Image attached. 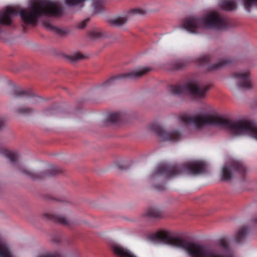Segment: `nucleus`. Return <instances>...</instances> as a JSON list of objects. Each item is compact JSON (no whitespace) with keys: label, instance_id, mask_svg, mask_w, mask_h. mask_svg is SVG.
<instances>
[{"label":"nucleus","instance_id":"34","mask_svg":"<svg viewBox=\"0 0 257 257\" xmlns=\"http://www.w3.org/2000/svg\"><path fill=\"white\" fill-rule=\"evenodd\" d=\"M118 167L119 169L121 170H126L127 169V167L123 166L122 165H118Z\"/></svg>","mask_w":257,"mask_h":257},{"label":"nucleus","instance_id":"33","mask_svg":"<svg viewBox=\"0 0 257 257\" xmlns=\"http://www.w3.org/2000/svg\"><path fill=\"white\" fill-rule=\"evenodd\" d=\"M154 187L157 190L159 191H162L165 189V187L163 184L155 185Z\"/></svg>","mask_w":257,"mask_h":257},{"label":"nucleus","instance_id":"2","mask_svg":"<svg viewBox=\"0 0 257 257\" xmlns=\"http://www.w3.org/2000/svg\"><path fill=\"white\" fill-rule=\"evenodd\" d=\"M192 124L199 129L204 125H213L228 130L234 136L248 135L257 140V125L249 121H233L215 112L192 115Z\"/></svg>","mask_w":257,"mask_h":257},{"label":"nucleus","instance_id":"1","mask_svg":"<svg viewBox=\"0 0 257 257\" xmlns=\"http://www.w3.org/2000/svg\"><path fill=\"white\" fill-rule=\"evenodd\" d=\"M152 240L159 241L184 249L190 257H236L226 238L218 239L217 245L198 243L175 237L169 232H158L151 235Z\"/></svg>","mask_w":257,"mask_h":257},{"label":"nucleus","instance_id":"15","mask_svg":"<svg viewBox=\"0 0 257 257\" xmlns=\"http://www.w3.org/2000/svg\"><path fill=\"white\" fill-rule=\"evenodd\" d=\"M14 96L17 97H26L30 98V102L35 104L39 102L41 98L36 96L31 90L26 91L22 88H17L14 90Z\"/></svg>","mask_w":257,"mask_h":257},{"label":"nucleus","instance_id":"35","mask_svg":"<svg viewBox=\"0 0 257 257\" xmlns=\"http://www.w3.org/2000/svg\"><path fill=\"white\" fill-rule=\"evenodd\" d=\"M4 126V122L2 119H0V130Z\"/></svg>","mask_w":257,"mask_h":257},{"label":"nucleus","instance_id":"26","mask_svg":"<svg viewBox=\"0 0 257 257\" xmlns=\"http://www.w3.org/2000/svg\"><path fill=\"white\" fill-rule=\"evenodd\" d=\"M85 56L84 55L80 53H75L71 55L68 56V59L71 62H77L80 60L84 59Z\"/></svg>","mask_w":257,"mask_h":257},{"label":"nucleus","instance_id":"4","mask_svg":"<svg viewBox=\"0 0 257 257\" xmlns=\"http://www.w3.org/2000/svg\"><path fill=\"white\" fill-rule=\"evenodd\" d=\"M62 7L57 1L38 0L32 3L28 9H22L20 16L27 25L36 24L38 19L43 16H58L62 13Z\"/></svg>","mask_w":257,"mask_h":257},{"label":"nucleus","instance_id":"12","mask_svg":"<svg viewBox=\"0 0 257 257\" xmlns=\"http://www.w3.org/2000/svg\"><path fill=\"white\" fill-rule=\"evenodd\" d=\"M231 76L239 88L250 89L252 88V84L248 71L234 72Z\"/></svg>","mask_w":257,"mask_h":257},{"label":"nucleus","instance_id":"27","mask_svg":"<svg viewBox=\"0 0 257 257\" xmlns=\"http://www.w3.org/2000/svg\"><path fill=\"white\" fill-rule=\"evenodd\" d=\"M34 109L26 107H19L16 109V112L23 114H29L33 113Z\"/></svg>","mask_w":257,"mask_h":257},{"label":"nucleus","instance_id":"19","mask_svg":"<svg viewBox=\"0 0 257 257\" xmlns=\"http://www.w3.org/2000/svg\"><path fill=\"white\" fill-rule=\"evenodd\" d=\"M144 215L149 218H159L162 216V212L158 208L150 207L145 211Z\"/></svg>","mask_w":257,"mask_h":257},{"label":"nucleus","instance_id":"3","mask_svg":"<svg viewBox=\"0 0 257 257\" xmlns=\"http://www.w3.org/2000/svg\"><path fill=\"white\" fill-rule=\"evenodd\" d=\"M183 28L193 34H197L200 30L211 28L216 30H226L230 27V21L222 17L218 13L212 12L203 17L190 16L184 19Z\"/></svg>","mask_w":257,"mask_h":257},{"label":"nucleus","instance_id":"37","mask_svg":"<svg viewBox=\"0 0 257 257\" xmlns=\"http://www.w3.org/2000/svg\"><path fill=\"white\" fill-rule=\"evenodd\" d=\"M254 221L257 223V218L255 219Z\"/></svg>","mask_w":257,"mask_h":257},{"label":"nucleus","instance_id":"22","mask_svg":"<svg viewBox=\"0 0 257 257\" xmlns=\"http://www.w3.org/2000/svg\"><path fill=\"white\" fill-rule=\"evenodd\" d=\"M127 21L126 16L118 17L109 21L110 25L115 26H120L125 24Z\"/></svg>","mask_w":257,"mask_h":257},{"label":"nucleus","instance_id":"14","mask_svg":"<svg viewBox=\"0 0 257 257\" xmlns=\"http://www.w3.org/2000/svg\"><path fill=\"white\" fill-rule=\"evenodd\" d=\"M18 11L13 8L7 9L5 11L0 13V24L4 25H10L12 24V17L18 14Z\"/></svg>","mask_w":257,"mask_h":257},{"label":"nucleus","instance_id":"10","mask_svg":"<svg viewBox=\"0 0 257 257\" xmlns=\"http://www.w3.org/2000/svg\"><path fill=\"white\" fill-rule=\"evenodd\" d=\"M150 128L165 141L175 142L181 140L183 138L182 134L178 130H173L171 131H166L160 125L156 123L151 124Z\"/></svg>","mask_w":257,"mask_h":257},{"label":"nucleus","instance_id":"9","mask_svg":"<svg viewBox=\"0 0 257 257\" xmlns=\"http://www.w3.org/2000/svg\"><path fill=\"white\" fill-rule=\"evenodd\" d=\"M246 170L243 164L239 161H232L230 163L225 165L222 169V178L224 181L231 180L234 173L243 177L246 174Z\"/></svg>","mask_w":257,"mask_h":257},{"label":"nucleus","instance_id":"13","mask_svg":"<svg viewBox=\"0 0 257 257\" xmlns=\"http://www.w3.org/2000/svg\"><path fill=\"white\" fill-rule=\"evenodd\" d=\"M92 6L94 12L95 13H101L104 11V0H91ZM85 0H65V2L67 6L72 7L77 6L84 3Z\"/></svg>","mask_w":257,"mask_h":257},{"label":"nucleus","instance_id":"30","mask_svg":"<svg viewBox=\"0 0 257 257\" xmlns=\"http://www.w3.org/2000/svg\"><path fill=\"white\" fill-rule=\"evenodd\" d=\"M55 109L52 107L47 108L44 111V113L46 115H50L54 113Z\"/></svg>","mask_w":257,"mask_h":257},{"label":"nucleus","instance_id":"17","mask_svg":"<svg viewBox=\"0 0 257 257\" xmlns=\"http://www.w3.org/2000/svg\"><path fill=\"white\" fill-rule=\"evenodd\" d=\"M219 8L225 11H232L236 10L237 5L236 0H222L219 3Z\"/></svg>","mask_w":257,"mask_h":257},{"label":"nucleus","instance_id":"36","mask_svg":"<svg viewBox=\"0 0 257 257\" xmlns=\"http://www.w3.org/2000/svg\"><path fill=\"white\" fill-rule=\"evenodd\" d=\"M53 241L56 243H57L59 241H60V239L59 238H53Z\"/></svg>","mask_w":257,"mask_h":257},{"label":"nucleus","instance_id":"18","mask_svg":"<svg viewBox=\"0 0 257 257\" xmlns=\"http://www.w3.org/2000/svg\"><path fill=\"white\" fill-rule=\"evenodd\" d=\"M44 218L54 221L56 223H60L64 225H67L69 224V221L65 217L59 215L51 213H46L44 215Z\"/></svg>","mask_w":257,"mask_h":257},{"label":"nucleus","instance_id":"8","mask_svg":"<svg viewBox=\"0 0 257 257\" xmlns=\"http://www.w3.org/2000/svg\"><path fill=\"white\" fill-rule=\"evenodd\" d=\"M150 69L147 67H144L141 69L135 70L127 73H122L112 76L98 85V87L101 89H106L111 85L116 84L119 80L128 78L137 79L143 75L147 74L150 71Z\"/></svg>","mask_w":257,"mask_h":257},{"label":"nucleus","instance_id":"16","mask_svg":"<svg viewBox=\"0 0 257 257\" xmlns=\"http://www.w3.org/2000/svg\"><path fill=\"white\" fill-rule=\"evenodd\" d=\"M111 249L113 253L118 257H137L129 250L117 243H112L111 245Z\"/></svg>","mask_w":257,"mask_h":257},{"label":"nucleus","instance_id":"28","mask_svg":"<svg viewBox=\"0 0 257 257\" xmlns=\"http://www.w3.org/2000/svg\"><path fill=\"white\" fill-rule=\"evenodd\" d=\"M245 9L249 11L253 5L257 6V0H243Z\"/></svg>","mask_w":257,"mask_h":257},{"label":"nucleus","instance_id":"5","mask_svg":"<svg viewBox=\"0 0 257 257\" xmlns=\"http://www.w3.org/2000/svg\"><path fill=\"white\" fill-rule=\"evenodd\" d=\"M205 167V163L201 161H196L177 166L163 164L159 165L156 168L153 176L154 177L164 176L167 179H170L184 173L196 175L203 172Z\"/></svg>","mask_w":257,"mask_h":257},{"label":"nucleus","instance_id":"31","mask_svg":"<svg viewBox=\"0 0 257 257\" xmlns=\"http://www.w3.org/2000/svg\"><path fill=\"white\" fill-rule=\"evenodd\" d=\"M89 19L87 18L85 20L82 21L81 23H80L78 25V27L79 29H83L87 25V23L89 22Z\"/></svg>","mask_w":257,"mask_h":257},{"label":"nucleus","instance_id":"6","mask_svg":"<svg viewBox=\"0 0 257 257\" xmlns=\"http://www.w3.org/2000/svg\"><path fill=\"white\" fill-rule=\"evenodd\" d=\"M0 154L7 157L13 165L18 167L19 170L24 175L33 180H39L46 177L52 176L61 172L60 168L57 166H51L45 172L34 173L20 166L18 161L19 156L17 152L10 151L0 147Z\"/></svg>","mask_w":257,"mask_h":257},{"label":"nucleus","instance_id":"24","mask_svg":"<svg viewBox=\"0 0 257 257\" xmlns=\"http://www.w3.org/2000/svg\"><path fill=\"white\" fill-rule=\"evenodd\" d=\"M187 62L185 60H178L174 62L172 65V69L178 70L184 68L187 66Z\"/></svg>","mask_w":257,"mask_h":257},{"label":"nucleus","instance_id":"29","mask_svg":"<svg viewBox=\"0 0 257 257\" xmlns=\"http://www.w3.org/2000/svg\"><path fill=\"white\" fill-rule=\"evenodd\" d=\"M131 13L134 15L135 14H139V15H144L146 14V11L141 9H135L131 10Z\"/></svg>","mask_w":257,"mask_h":257},{"label":"nucleus","instance_id":"21","mask_svg":"<svg viewBox=\"0 0 257 257\" xmlns=\"http://www.w3.org/2000/svg\"><path fill=\"white\" fill-rule=\"evenodd\" d=\"M249 231L248 228L246 226H242L237 232L235 236V241L237 243L242 242L246 237Z\"/></svg>","mask_w":257,"mask_h":257},{"label":"nucleus","instance_id":"25","mask_svg":"<svg viewBox=\"0 0 257 257\" xmlns=\"http://www.w3.org/2000/svg\"><path fill=\"white\" fill-rule=\"evenodd\" d=\"M89 37L93 40H96L104 37L103 34L99 29H94L89 33Z\"/></svg>","mask_w":257,"mask_h":257},{"label":"nucleus","instance_id":"32","mask_svg":"<svg viewBox=\"0 0 257 257\" xmlns=\"http://www.w3.org/2000/svg\"><path fill=\"white\" fill-rule=\"evenodd\" d=\"M37 257H61V255L59 253H53L45 255H41Z\"/></svg>","mask_w":257,"mask_h":257},{"label":"nucleus","instance_id":"23","mask_svg":"<svg viewBox=\"0 0 257 257\" xmlns=\"http://www.w3.org/2000/svg\"><path fill=\"white\" fill-rule=\"evenodd\" d=\"M44 26L47 28L48 30L53 31L58 34L63 35L65 34V32L62 29H59L58 28L56 27L55 26L52 25L50 23L48 22H45L44 23Z\"/></svg>","mask_w":257,"mask_h":257},{"label":"nucleus","instance_id":"7","mask_svg":"<svg viewBox=\"0 0 257 257\" xmlns=\"http://www.w3.org/2000/svg\"><path fill=\"white\" fill-rule=\"evenodd\" d=\"M210 86L209 84L199 85L195 81H189L183 85H173L169 87V91L174 95L187 94L195 99L205 97Z\"/></svg>","mask_w":257,"mask_h":257},{"label":"nucleus","instance_id":"11","mask_svg":"<svg viewBox=\"0 0 257 257\" xmlns=\"http://www.w3.org/2000/svg\"><path fill=\"white\" fill-rule=\"evenodd\" d=\"M212 61V56L206 55L198 59L197 63L201 66H206V70L208 71H211L218 70L224 66H228L233 61L231 59H222L215 64H210Z\"/></svg>","mask_w":257,"mask_h":257},{"label":"nucleus","instance_id":"20","mask_svg":"<svg viewBox=\"0 0 257 257\" xmlns=\"http://www.w3.org/2000/svg\"><path fill=\"white\" fill-rule=\"evenodd\" d=\"M125 117V114L123 112H117L108 114L107 120L111 123L121 122Z\"/></svg>","mask_w":257,"mask_h":257}]
</instances>
